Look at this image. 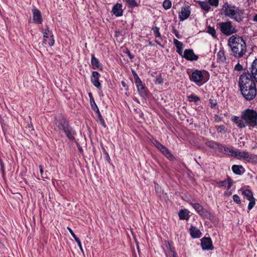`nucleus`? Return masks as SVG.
<instances>
[{"mask_svg":"<svg viewBox=\"0 0 257 257\" xmlns=\"http://www.w3.org/2000/svg\"><path fill=\"white\" fill-rule=\"evenodd\" d=\"M190 233L193 238H199L202 235V233L195 226H191L190 228Z\"/></svg>","mask_w":257,"mask_h":257,"instance_id":"obj_20","label":"nucleus"},{"mask_svg":"<svg viewBox=\"0 0 257 257\" xmlns=\"http://www.w3.org/2000/svg\"><path fill=\"white\" fill-rule=\"evenodd\" d=\"M88 96L89 97L90 100L94 99L93 97L92 94V93L91 92H89L88 93Z\"/></svg>","mask_w":257,"mask_h":257,"instance_id":"obj_60","label":"nucleus"},{"mask_svg":"<svg viewBox=\"0 0 257 257\" xmlns=\"http://www.w3.org/2000/svg\"><path fill=\"white\" fill-rule=\"evenodd\" d=\"M176 51L180 55L182 56V57H183V53H184V52H183V47L181 48L177 49Z\"/></svg>","mask_w":257,"mask_h":257,"instance_id":"obj_51","label":"nucleus"},{"mask_svg":"<svg viewBox=\"0 0 257 257\" xmlns=\"http://www.w3.org/2000/svg\"><path fill=\"white\" fill-rule=\"evenodd\" d=\"M217 184L218 185L219 187L226 186L227 189H229L233 184V181L230 178L228 177L227 180L218 182Z\"/></svg>","mask_w":257,"mask_h":257,"instance_id":"obj_21","label":"nucleus"},{"mask_svg":"<svg viewBox=\"0 0 257 257\" xmlns=\"http://www.w3.org/2000/svg\"><path fill=\"white\" fill-rule=\"evenodd\" d=\"M121 85H122V86L123 87H125L126 86V84L125 82L124 81H122L121 82Z\"/></svg>","mask_w":257,"mask_h":257,"instance_id":"obj_61","label":"nucleus"},{"mask_svg":"<svg viewBox=\"0 0 257 257\" xmlns=\"http://www.w3.org/2000/svg\"><path fill=\"white\" fill-rule=\"evenodd\" d=\"M91 64L93 69H99L101 70L102 69V65L100 63L98 59L96 58L94 55H92L91 59Z\"/></svg>","mask_w":257,"mask_h":257,"instance_id":"obj_22","label":"nucleus"},{"mask_svg":"<svg viewBox=\"0 0 257 257\" xmlns=\"http://www.w3.org/2000/svg\"><path fill=\"white\" fill-rule=\"evenodd\" d=\"M172 33L175 34V35L176 36V37L177 38H178L179 39L180 38V37H181L180 35L179 34V32H178V31L177 30H176L175 28L173 29Z\"/></svg>","mask_w":257,"mask_h":257,"instance_id":"obj_49","label":"nucleus"},{"mask_svg":"<svg viewBox=\"0 0 257 257\" xmlns=\"http://www.w3.org/2000/svg\"><path fill=\"white\" fill-rule=\"evenodd\" d=\"M243 169V167L241 165H234L232 166V170L233 172L236 175H241L243 173L241 170Z\"/></svg>","mask_w":257,"mask_h":257,"instance_id":"obj_27","label":"nucleus"},{"mask_svg":"<svg viewBox=\"0 0 257 257\" xmlns=\"http://www.w3.org/2000/svg\"><path fill=\"white\" fill-rule=\"evenodd\" d=\"M112 12L116 17L121 16L123 13L121 4L118 3L115 4L113 7Z\"/></svg>","mask_w":257,"mask_h":257,"instance_id":"obj_18","label":"nucleus"},{"mask_svg":"<svg viewBox=\"0 0 257 257\" xmlns=\"http://www.w3.org/2000/svg\"><path fill=\"white\" fill-rule=\"evenodd\" d=\"M104 154L106 155V160L108 161V162L109 163L110 161V157L109 156L108 154L106 151H104Z\"/></svg>","mask_w":257,"mask_h":257,"instance_id":"obj_56","label":"nucleus"},{"mask_svg":"<svg viewBox=\"0 0 257 257\" xmlns=\"http://www.w3.org/2000/svg\"><path fill=\"white\" fill-rule=\"evenodd\" d=\"M43 33V44L48 45L50 46H52L54 44L55 40L53 38V35L51 31L49 28L42 29Z\"/></svg>","mask_w":257,"mask_h":257,"instance_id":"obj_8","label":"nucleus"},{"mask_svg":"<svg viewBox=\"0 0 257 257\" xmlns=\"http://www.w3.org/2000/svg\"><path fill=\"white\" fill-rule=\"evenodd\" d=\"M183 57L189 61H196L198 59V56L195 54L193 50L191 49L184 50Z\"/></svg>","mask_w":257,"mask_h":257,"instance_id":"obj_11","label":"nucleus"},{"mask_svg":"<svg viewBox=\"0 0 257 257\" xmlns=\"http://www.w3.org/2000/svg\"><path fill=\"white\" fill-rule=\"evenodd\" d=\"M90 103L91 108L93 111L97 110V109H98V107H97V105L95 103L94 99L90 100Z\"/></svg>","mask_w":257,"mask_h":257,"instance_id":"obj_39","label":"nucleus"},{"mask_svg":"<svg viewBox=\"0 0 257 257\" xmlns=\"http://www.w3.org/2000/svg\"><path fill=\"white\" fill-rule=\"evenodd\" d=\"M220 144L218 143H217V142H215L214 141H208V142H206V145L211 148H212V149H217L218 150V148L219 147V145H220Z\"/></svg>","mask_w":257,"mask_h":257,"instance_id":"obj_30","label":"nucleus"},{"mask_svg":"<svg viewBox=\"0 0 257 257\" xmlns=\"http://www.w3.org/2000/svg\"><path fill=\"white\" fill-rule=\"evenodd\" d=\"M135 79V84L136 86H138L139 85H141L142 84V81L141 79L139 77L138 75L137 74H135L134 76Z\"/></svg>","mask_w":257,"mask_h":257,"instance_id":"obj_41","label":"nucleus"},{"mask_svg":"<svg viewBox=\"0 0 257 257\" xmlns=\"http://www.w3.org/2000/svg\"><path fill=\"white\" fill-rule=\"evenodd\" d=\"M233 157L236 158L238 159H243L248 162H250L253 161V157L248 152L246 151L241 152L239 151H235L233 152Z\"/></svg>","mask_w":257,"mask_h":257,"instance_id":"obj_9","label":"nucleus"},{"mask_svg":"<svg viewBox=\"0 0 257 257\" xmlns=\"http://www.w3.org/2000/svg\"><path fill=\"white\" fill-rule=\"evenodd\" d=\"M244 127H257V112L253 109L246 108L241 112Z\"/></svg>","mask_w":257,"mask_h":257,"instance_id":"obj_5","label":"nucleus"},{"mask_svg":"<svg viewBox=\"0 0 257 257\" xmlns=\"http://www.w3.org/2000/svg\"><path fill=\"white\" fill-rule=\"evenodd\" d=\"M189 213V211L187 209L181 210L178 213L179 218L182 220H188L190 217Z\"/></svg>","mask_w":257,"mask_h":257,"instance_id":"obj_23","label":"nucleus"},{"mask_svg":"<svg viewBox=\"0 0 257 257\" xmlns=\"http://www.w3.org/2000/svg\"><path fill=\"white\" fill-rule=\"evenodd\" d=\"M198 5L200 7L205 11L208 12L210 9V5L209 2L206 1H198Z\"/></svg>","mask_w":257,"mask_h":257,"instance_id":"obj_25","label":"nucleus"},{"mask_svg":"<svg viewBox=\"0 0 257 257\" xmlns=\"http://www.w3.org/2000/svg\"><path fill=\"white\" fill-rule=\"evenodd\" d=\"M152 30L153 31L154 34L156 37H158L162 39L161 34L159 31V28L157 27H153L152 28Z\"/></svg>","mask_w":257,"mask_h":257,"instance_id":"obj_33","label":"nucleus"},{"mask_svg":"<svg viewBox=\"0 0 257 257\" xmlns=\"http://www.w3.org/2000/svg\"><path fill=\"white\" fill-rule=\"evenodd\" d=\"M242 194L246 197V199L248 200L253 199V193L250 190H241Z\"/></svg>","mask_w":257,"mask_h":257,"instance_id":"obj_29","label":"nucleus"},{"mask_svg":"<svg viewBox=\"0 0 257 257\" xmlns=\"http://www.w3.org/2000/svg\"><path fill=\"white\" fill-rule=\"evenodd\" d=\"M33 15V21L36 24H41L42 22V17L40 11L36 9L32 10Z\"/></svg>","mask_w":257,"mask_h":257,"instance_id":"obj_15","label":"nucleus"},{"mask_svg":"<svg viewBox=\"0 0 257 257\" xmlns=\"http://www.w3.org/2000/svg\"><path fill=\"white\" fill-rule=\"evenodd\" d=\"M54 130L59 133H64L70 140L73 141L75 139V131L63 116L59 115L55 118Z\"/></svg>","mask_w":257,"mask_h":257,"instance_id":"obj_4","label":"nucleus"},{"mask_svg":"<svg viewBox=\"0 0 257 257\" xmlns=\"http://www.w3.org/2000/svg\"><path fill=\"white\" fill-rule=\"evenodd\" d=\"M173 43L176 46V48H179L183 47V44L181 42L179 41L177 39H174L173 40Z\"/></svg>","mask_w":257,"mask_h":257,"instance_id":"obj_38","label":"nucleus"},{"mask_svg":"<svg viewBox=\"0 0 257 257\" xmlns=\"http://www.w3.org/2000/svg\"><path fill=\"white\" fill-rule=\"evenodd\" d=\"M220 32L226 36H230L237 32V29L232 25L231 21L221 22L217 24Z\"/></svg>","mask_w":257,"mask_h":257,"instance_id":"obj_6","label":"nucleus"},{"mask_svg":"<svg viewBox=\"0 0 257 257\" xmlns=\"http://www.w3.org/2000/svg\"><path fill=\"white\" fill-rule=\"evenodd\" d=\"M163 6L165 10H168L172 7V2L170 0H165L163 3Z\"/></svg>","mask_w":257,"mask_h":257,"instance_id":"obj_37","label":"nucleus"},{"mask_svg":"<svg viewBox=\"0 0 257 257\" xmlns=\"http://www.w3.org/2000/svg\"><path fill=\"white\" fill-rule=\"evenodd\" d=\"M209 102L210 103V106L211 108H214L217 105V102L216 100L210 99Z\"/></svg>","mask_w":257,"mask_h":257,"instance_id":"obj_48","label":"nucleus"},{"mask_svg":"<svg viewBox=\"0 0 257 257\" xmlns=\"http://www.w3.org/2000/svg\"><path fill=\"white\" fill-rule=\"evenodd\" d=\"M167 247L169 249L166 252L167 257H176L177 253L175 251L174 248L170 242H168V245L167 246Z\"/></svg>","mask_w":257,"mask_h":257,"instance_id":"obj_24","label":"nucleus"},{"mask_svg":"<svg viewBox=\"0 0 257 257\" xmlns=\"http://www.w3.org/2000/svg\"><path fill=\"white\" fill-rule=\"evenodd\" d=\"M1 166L2 172L3 174H4L5 170H4V165L3 163H2V162L1 163Z\"/></svg>","mask_w":257,"mask_h":257,"instance_id":"obj_57","label":"nucleus"},{"mask_svg":"<svg viewBox=\"0 0 257 257\" xmlns=\"http://www.w3.org/2000/svg\"><path fill=\"white\" fill-rule=\"evenodd\" d=\"M217 131L221 133L225 132V126L224 125H220L217 128Z\"/></svg>","mask_w":257,"mask_h":257,"instance_id":"obj_47","label":"nucleus"},{"mask_svg":"<svg viewBox=\"0 0 257 257\" xmlns=\"http://www.w3.org/2000/svg\"><path fill=\"white\" fill-rule=\"evenodd\" d=\"M253 21L257 22V14L253 16Z\"/></svg>","mask_w":257,"mask_h":257,"instance_id":"obj_62","label":"nucleus"},{"mask_svg":"<svg viewBox=\"0 0 257 257\" xmlns=\"http://www.w3.org/2000/svg\"><path fill=\"white\" fill-rule=\"evenodd\" d=\"M209 79V74L206 70H194L191 75L190 79L191 81L196 83H198L204 81V82L208 81Z\"/></svg>","mask_w":257,"mask_h":257,"instance_id":"obj_7","label":"nucleus"},{"mask_svg":"<svg viewBox=\"0 0 257 257\" xmlns=\"http://www.w3.org/2000/svg\"><path fill=\"white\" fill-rule=\"evenodd\" d=\"M207 32L210 34L214 38H217L216 30L210 26L207 27Z\"/></svg>","mask_w":257,"mask_h":257,"instance_id":"obj_34","label":"nucleus"},{"mask_svg":"<svg viewBox=\"0 0 257 257\" xmlns=\"http://www.w3.org/2000/svg\"><path fill=\"white\" fill-rule=\"evenodd\" d=\"M76 241L77 242L80 249L83 253V248H82V245H81V241H80V239H77Z\"/></svg>","mask_w":257,"mask_h":257,"instance_id":"obj_52","label":"nucleus"},{"mask_svg":"<svg viewBox=\"0 0 257 257\" xmlns=\"http://www.w3.org/2000/svg\"><path fill=\"white\" fill-rule=\"evenodd\" d=\"M208 2L212 6L216 7L218 6V0H208Z\"/></svg>","mask_w":257,"mask_h":257,"instance_id":"obj_43","label":"nucleus"},{"mask_svg":"<svg viewBox=\"0 0 257 257\" xmlns=\"http://www.w3.org/2000/svg\"><path fill=\"white\" fill-rule=\"evenodd\" d=\"M156 82L158 84H162L163 82V79L161 76L156 78Z\"/></svg>","mask_w":257,"mask_h":257,"instance_id":"obj_50","label":"nucleus"},{"mask_svg":"<svg viewBox=\"0 0 257 257\" xmlns=\"http://www.w3.org/2000/svg\"><path fill=\"white\" fill-rule=\"evenodd\" d=\"M190 204L202 217L207 218L209 216V212L206 210L204 209L202 206H201L200 204L198 203H191Z\"/></svg>","mask_w":257,"mask_h":257,"instance_id":"obj_10","label":"nucleus"},{"mask_svg":"<svg viewBox=\"0 0 257 257\" xmlns=\"http://www.w3.org/2000/svg\"><path fill=\"white\" fill-rule=\"evenodd\" d=\"M256 83L249 72L243 73L240 75L238 86L245 100H251L255 97L257 94Z\"/></svg>","mask_w":257,"mask_h":257,"instance_id":"obj_1","label":"nucleus"},{"mask_svg":"<svg viewBox=\"0 0 257 257\" xmlns=\"http://www.w3.org/2000/svg\"><path fill=\"white\" fill-rule=\"evenodd\" d=\"M162 153L170 160H172L174 159V156L170 153L167 148L164 150Z\"/></svg>","mask_w":257,"mask_h":257,"instance_id":"obj_36","label":"nucleus"},{"mask_svg":"<svg viewBox=\"0 0 257 257\" xmlns=\"http://www.w3.org/2000/svg\"><path fill=\"white\" fill-rule=\"evenodd\" d=\"M39 168H40V172L41 173V177L43 178H46L47 177L46 176H45L43 174V168H42V166L41 165H39Z\"/></svg>","mask_w":257,"mask_h":257,"instance_id":"obj_54","label":"nucleus"},{"mask_svg":"<svg viewBox=\"0 0 257 257\" xmlns=\"http://www.w3.org/2000/svg\"><path fill=\"white\" fill-rule=\"evenodd\" d=\"M191 13L189 7H184L182 8L181 13L179 14V18L180 21H183L187 19Z\"/></svg>","mask_w":257,"mask_h":257,"instance_id":"obj_13","label":"nucleus"},{"mask_svg":"<svg viewBox=\"0 0 257 257\" xmlns=\"http://www.w3.org/2000/svg\"><path fill=\"white\" fill-rule=\"evenodd\" d=\"M201 246L204 250H212L214 247L210 237H203L201 239Z\"/></svg>","mask_w":257,"mask_h":257,"instance_id":"obj_12","label":"nucleus"},{"mask_svg":"<svg viewBox=\"0 0 257 257\" xmlns=\"http://www.w3.org/2000/svg\"><path fill=\"white\" fill-rule=\"evenodd\" d=\"M217 61L224 62L226 60L224 52L223 51H219L217 54Z\"/></svg>","mask_w":257,"mask_h":257,"instance_id":"obj_31","label":"nucleus"},{"mask_svg":"<svg viewBox=\"0 0 257 257\" xmlns=\"http://www.w3.org/2000/svg\"><path fill=\"white\" fill-rule=\"evenodd\" d=\"M162 153L170 160H172L174 159V156L170 153L167 148L164 150Z\"/></svg>","mask_w":257,"mask_h":257,"instance_id":"obj_35","label":"nucleus"},{"mask_svg":"<svg viewBox=\"0 0 257 257\" xmlns=\"http://www.w3.org/2000/svg\"><path fill=\"white\" fill-rule=\"evenodd\" d=\"M231 120L239 128H244V124L243 120L242 119V114L240 115V117L237 116H233Z\"/></svg>","mask_w":257,"mask_h":257,"instance_id":"obj_16","label":"nucleus"},{"mask_svg":"<svg viewBox=\"0 0 257 257\" xmlns=\"http://www.w3.org/2000/svg\"><path fill=\"white\" fill-rule=\"evenodd\" d=\"M249 201V203L248 205V210H251L255 205V199L253 198V199H251Z\"/></svg>","mask_w":257,"mask_h":257,"instance_id":"obj_40","label":"nucleus"},{"mask_svg":"<svg viewBox=\"0 0 257 257\" xmlns=\"http://www.w3.org/2000/svg\"><path fill=\"white\" fill-rule=\"evenodd\" d=\"M152 143L162 153H163V151L165 150L167 148L161 144L158 141L156 140H153L152 141Z\"/></svg>","mask_w":257,"mask_h":257,"instance_id":"obj_26","label":"nucleus"},{"mask_svg":"<svg viewBox=\"0 0 257 257\" xmlns=\"http://www.w3.org/2000/svg\"><path fill=\"white\" fill-rule=\"evenodd\" d=\"M250 69L251 70L250 76H251L252 78H254L257 83V59H255L253 61Z\"/></svg>","mask_w":257,"mask_h":257,"instance_id":"obj_17","label":"nucleus"},{"mask_svg":"<svg viewBox=\"0 0 257 257\" xmlns=\"http://www.w3.org/2000/svg\"><path fill=\"white\" fill-rule=\"evenodd\" d=\"M231 193L230 192H229L228 193L225 192V194H226L227 196H230L231 195Z\"/></svg>","mask_w":257,"mask_h":257,"instance_id":"obj_64","label":"nucleus"},{"mask_svg":"<svg viewBox=\"0 0 257 257\" xmlns=\"http://www.w3.org/2000/svg\"><path fill=\"white\" fill-rule=\"evenodd\" d=\"M227 44L231 48L232 55L237 58L242 57L246 52L245 41L237 35L231 36L228 40Z\"/></svg>","mask_w":257,"mask_h":257,"instance_id":"obj_2","label":"nucleus"},{"mask_svg":"<svg viewBox=\"0 0 257 257\" xmlns=\"http://www.w3.org/2000/svg\"><path fill=\"white\" fill-rule=\"evenodd\" d=\"M94 111L95 112L97 113V116H98V119L99 121L100 120V119L103 118L102 115H101V113H100V111H99V109H97V110H95Z\"/></svg>","mask_w":257,"mask_h":257,"instance_id":"obj_53","label":"nucleus"},{"mask_svg":"<svg viewBox=\"0 0 257 257\" xmlns=\"http://www.w3.org/2000/svg\"><path fill=\"white\" fill-rule=\"evenodd\" d=\"M28 127L30 128H32V130H33V125L32 124H28Z\"/></svg>","mask_w":257,"mask_h":257,"instance_id":"obj_63","label":"nucleus"},{"mask_svg":"<svg viewBox=\"0 0 257 257\" xmlns=\"http://www.w3.org/2000/svg\"><path fill=\"white\" fill-rule=\"evenodd\" d=\"M100 74L97 71H93L91 76V81L98 89H101V84L99 81Z\"/></svg>","mask_w":257,"mask_h":257,"instance_id":"obj_14","label":"nucleus"},{"mask_svg":"<svg viewBox=\"0 0 257 257\" xmlns=\"http://www.w3.org/2000/svg\"><path fill=\"white\" fill-rule=\"evenodd\" d=\"M187 98H188V100L190 102H197L200 101V98L199 97H198V96L194 95V94H192V95L187 96Z\"/></svg>","mask_w":257,"mask_h":257,"instance_id":"obj_32","label":"nucleus"},{"mask_svg":"<svg viewBox=\"0 0 257 257\" xmlns=\"http://www.w3.org/2000/svg\"><path fill=\"white\" fill-rule=\"evenodd\" d=\"M126 54H127V56L129 57V58L131 59H133L134 58V56L132 55L130 51H128Z\"/></svg>","mask_w":257,"mask_h":257,"instance_id":"obj_58","label":"nucleus"},{"mask_svg":"<svg viewBox=\"0 0 257 257\" xmlns=\"http://www.w3.org/2000/svg\"><path fill=\"white\" fill-rule=\"evenodd\" d=\"M221 153L228 155L233 156L234 150L228 147H226L221 144H220L218 150Z\"/></svg>","mask_w":257,"mask_h":257,"instance_id":"obj_19","label":"nucleus"},{"mask_svg":"<svg viewBox=\"0 0 257 257\" xmlns=\"http://www.w3.org/2000/svg\"><path fill=\"white\" fill-rule=\"evenodd\" d=\"M222 14L237 22H240L243 19L244 10L227 2L224 3L221 9Z\"/></svg>","mask_w":257,"mask_h":257,"instance_id":"obj_3","label":"nucleus"},{"mask_svg":"<svg viewBox=\"0 0 257 257\" xmlns=\"http://www.w3.org/2000/svg\"><path fill=\"white\" fill-rule=\"evenodd\" d=\"M140 95L143 97L147 96V91L143 84L136 86Z\"/></svg>","mask_w":257,"mask_h":257,"instance_id":"obj_28","label":"nucleus"},{"mask_svg":"<svg viewBox=\"0 0 257 257\" xmlns=\"http://www.w3.org/2000/svg\"><path fill=\"white\" fill-rule=\"evenodd\" d=\"M242 69V66L239 63H238L234 67V70L237 71H241Z\"/></svg>","mask_w":257,"mask_h":257,"instance_id":"obj_45","label":"nucleus"},{"mask_svg":"<svg viewBox=\"0 0 257 257\" xmlns=\"http://www.w3.org/2000/svg\"><path fill=\"white\" fill-rule=\"evenodd\" d=\"M126 2L131 7L137 6V3L135 0H126Z\"/></svg>","mask_w":257,"mask_h":257,"instance_id":"obj_42","label":"nucleus"},{"mask_svg":"<svg viewBox=\"0 0 257 257\" xmlns=\"http://www.w3.org/2000/svg\"><path fill=\"white\" fill-rule=\"evenodd\" d=\"M67 229L69 230V232L70 233L71 235L74 238L75 241H76L77 239H79V238L76 236L75 234L73 232L72 230L70 227H67Z\"/></svg>","mask_w":257,"mask_h":257,"instance_id":"obj_46","label":"nucleus"},{"mask_svg":"<svg viewBox=\"0 0 257 257\" xmlns=\"http://www.w3.org/2000/svg\"><path fill=\"white\" fill-rule=\"evenodd\" d=\"M99 122L104 127H106V125L103 118L100 119Z\"/></svg>","mask_w":257,"mask_h":257,"instance_id":"obj_55","label":"nucleus"},{"mask_svg":"<svg viewBox=\"0 0 257 257\" xmlns=\"http://www.w3.org/2000/svg\"><path fill=\"white\" fill-rule=\"evenodd\" d=\"M233 200L237 204H239L241 203L239 197L237 195H234L233 196Z\"/></svg>","mask_w":257,"mask_h":257,"instance_id":"obj_44","label":"nucleus"},{"mask_svg":"<svg viewBox=\"0 0 257 257\" xmlns=\"http://www.w3.org/2000/svg\"><path fill=\"white\" fill-rule=\"evenodd\" d=\"M155 42L158 44L159 45V46H160L161 47L163 48L164 47V45L161 44V43L158 41V40H155Z\"/></svg>","mask_w":257,"mask_h":257,"instance_id":"obj_59","label":"nucleus"}]
</instances>
